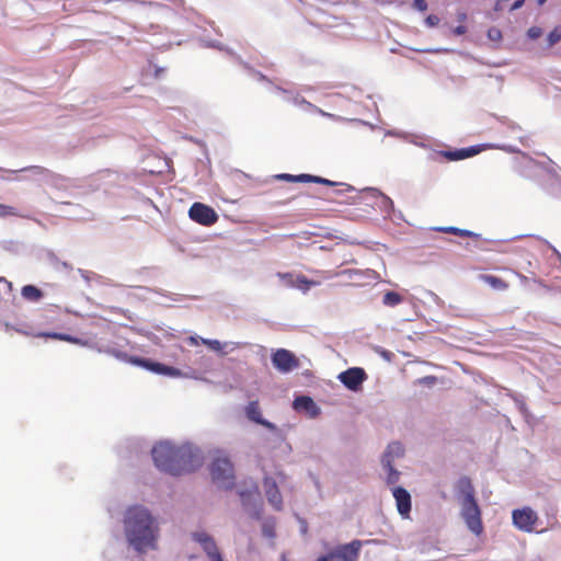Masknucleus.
Masks as SVG:
<instances>
[{"label":"nucleus","mask_w":561,"mask_h":561,"mask_svg":"<svg viewBox=\"0 0 561 561\" xmlns=\"http://www.w3.org/2000/svg\"><path fill=\"white\" fill-rule=\"evenodd\" d=\"M18 332H20V330H18ZM21 333H23L24 335L28 334L27 332H23V331H21Z\"/></svg>","instance_id":"44"},{"label":"nucleus","mask_w":561,"mask_h":561,"mask_svg":"<svg viewBox=\"0 0 561 561\" xmlns=\"http://www.w3.org/2000/svg\"><path fill=\"white\" fill-rule=\"evenodd\" d=\"M493 32H494V33H496V35H497V36H500V35H501V34H500V31H497V30H491V31L489 32V36H490V37H492V38H493V35H492V34H493Z\"/></svg>","instance_id":"40"},{"label":"nucleus","mask_w":561,"mask_h":561,"mask_svg":"<svg viewBox=\"0 0 561 561\" xmlns=\"http://www.w3.org/2000/svg\"><path fill=\"white\" fill-rule=\"evenodd\" d=\"M244 412H245V415L247 417L256 423V424H260L271 431H275L276 430V426L268 422L267 420L263 419L262 416V412H261V409H260V403L257 400H254V401H250L248 403V405L245 407L244 409Z\"/></svg>","instance_id":"13"},{"label":"nucleus","mask_w":561,"mask_h":561,"mask_svg":"<svg viewBox=\"0 0 561 561\" xmlns=\"http://www.w3.org/2000/svg\"><path fill=\"white\" fill-rule=\"evenodd\" d=\"M523 3H524V0H517V1H515V2H514V4H513V9H518V8H520V7L523 5Z\"/></svg>","instance_id":"38"},{"label":"nucleus","mask_w":561,"mask_h":561,"mask_svg":"<svg viewBox=\"0 0 561 561\" xmlns=\"http://www.w3.org/2000/svg\"><path fill=\"white\" fill-rule=\"evenodd\" d=\"M547 0H538V4H543Z\"/></svg>","instance_id":"43"},{"label":"nucleus","mask_w":561,"mask_h":561,"mask_svg":"<svg viewBox=\"0 0 561 561\" xmlns=\"http://www.w3.org/2000/svg\"><path fill=\"white\" fill-rule=\"evenodd\" d=\"M58 310L55 307H47L42 310L41 318L45 324H50L56 328H61L57 323Z\"/></svg>","instance_id":"22"},{"label":"nucleus","mask_w":561,"mask_h":561,"mask_svg":"<svg viewBox=\"0 0 561 561\" xmlns=\"http://www.w3.org/2000/svg\"><path fill=\"white\" fill-rule=\"evenodd\" d=\"M190 341L192 344H195V345L197 344V340L195 337H191Z\"/></svg>","instance_id":"41"},{"label":"nucleus","mask_w":561,"mask_h":561,"mask_svg":"<svg viewBox=\"0 0 561 561\" xmlns=\"http://www.w3.org/2000/svg\"><path fill=\"white\" fill-rule=\"evenodd\" d=\"M272 363L282 373H289L299 367V360L295 354L285 348H278L273 353Z\"/></svg>","instance_id":"8"},{"label":"nucleus","mask_w":561,"mask_h":561,"mask_svg":"<svg viewBox=\"0 0 561 561\" xmlns=\"http://www.w3.org/2000/svg\"><path fill=\"white\" fill-rule=\"evenodd\" d=\"M320 282L309 279L302 274H297L294 288H298L304 293H307L311 287L318 286Z\"/></svg>","instance_id":"24"},{"label":"nucleus","mask_w":561,"mask_h":561,"mask_svg":"<svg viewBox=\"0 0 561 561\" xmlns=\"http://www.w3.org/2000/svg\"><path fill=\"white\" fill-rule=\"evenodd\" d=\"M437 230L445 232V233H451V234H456V236H460V237L474 238V239L479 238L478 233H474L470 230L456 228V227H444V228H438Z\"/></svg>","instance_id":"25"},{"label":"nucleus","mask_w":561,"mask_h":561,"mask_svg":"<svg viewBox=\"0 0 561 561\" xmlns=\"http://www.w3.org/2000/svg\"><path fill=\"white\" fill-rule=\"evenodd\" d=\"M456 489L458 493L461 495L460 502L473 501L476 500V491L474 486L471 482V479L468 477H461L456 484Z\"/></svg>","instance_id":"17"},{"label":"nucleus","mask_w":561,"mask_h":561,"mask_svg":"<svg viewBox=\"0 0 561 561\" xmlns=\"http://www.w3.org/2000/svg\"><path fill=\"white\" fill-rule=\"evenodd\" d=\"M346 187L344 190H341V191H337L336 193L340 194L342 192H351L353 191L354 188L351 186V185H345Z\"/></svg>","instance_id":"39"},{"label":"nucleus","mask_w":561,"mask_h":561,"mask_svg":"<svg viewBox=\"0 0 561 561\" xmlns=\"http://www.w3.org/2000/svg\"><path fill=\"white\" fill-rule=\"evenodd\" d=\"M22 297L30 301H38L44 295L43 291L34 285H25L21 290Z\"/></svg>","instance_id":"23"},{"label":"nucleus","mask_w":561,"mask_h":561,"mask_svg":"<svg viewBox=\"0 0 561 561\" xmlns=\"http://www.w3.org/2000/svg\"><path fill=\"white\" fill-rule=\"evenodd\" d=\"M392 493L396 499L399 514L403 517H409L411 512V496L409 492L401 486H397L393 489Z\"/></svg>","instance_id":"15"},{"label":"nucleus","mask_w":561,"mask_h":561,"mask_svg":"<svg viewBox=\"0 0 561 561\" xmlns=\"http://www.w3.org/2000/svg\"><path fill=\"white\" fill-rule=\"evenodd\" d=\"M34 336L64 341V342H68V343L77 344V345H82V346H85L88 344V342H85V341H83V340H81L79 337L72 336L70 334H66V333L38 332V333L34 334Z\"/></svg>","instance_id":"19"},{"label":"nucleus","mask_w":561,"mask_h":561,"mask_svg":"<svg viewBox=\"0 0 561 561\" xmlns=\"http://www.w3.org/2000/svg\"><path fill=\"white\" fill-rule=\"evenodd\" d=\"M386 470H388V476H387V482L389 484H394L398 482L399 480V476H400V472L397 471L392 463H390V467H383Z\"/></svg>","instance_id":"29"},{"label":"nucleus","mask_w":561,"mask_h":561,"mask_svg":"<svg viewBox=\"0 0 561 561\" xmlns=\"http://www.w3.org/2000/svg\"><path fill=\"white\" fill-rule=\"evenodd\" d=\"M131 362L134 364L142 366L156 374L165 375V376H170V377H181L182 376V373L180 369L172 367V366L161 364V363L150 362L148 359L138 358V357L133 358Z\"/></svg>","instance_id":"11"},{"label":"nucleus","mask_w":561,"mask_h":561,"mask_svg":"<svg viewBox=\"0 0 561 561\" xmlns=\"http://www.w3.org/2000/svg\"><path fill=\"white\" fill-rule=\"evenodd\" d=\"M404 454V448L399 442H393L388 445L382 458L381 463L383 467H390V463H393L396 458L402 457Z\"/></svg>","instance_id":"18"},{"label":"nucleus","mask_w":561,"mask_h":561,"mask_svg":"<svg viewBox=\"0 0 561 561\" xmlns=\"http://www.w3.org/2000/svg\"><path fill=\"white\" fill-rule=\"evenodd\" d=\"M460 516L473 535L480 537L483 534L482 513L477 500L460 502Z\"/></svg>","instance_id":"3"},{"label":"nucleus","mask_w":561,"mask_h":561,"mask_svg":"<svg viewBox=\"0 0 561 561\" xmlns=\"http://www.w3.org/2000/svg\"><path fill=\"white\" fill-rule=\"evenodd\" d=\"M18 210L13 206L0 204V217L18 216Z\"/></svg>","instance_id":"30"},{"label":"nucleus","mask_w":561,"mask_h":561,"mask_svg":"<svg viewBox=\"0 0 561 561\" xmlns=\"http://www.w3.org/2000/svg\"><path fill=\"white\" fill-rule=\"evenodd\" d=\"M425 23L427 26L430 27H433V26H436L438 25L439 23V18L437 15H434V14H430L426 19H425Z\"/></svg>","instance_id":"36"},{"label":"nucleus","mask_w":561,"mask_h":561,"mask_svg":"<svg viewBox=\"0 0 561 561\" xmlns=\"http://www.w3.org/2000/svg\"><path fill=\"white\" fill-rule=\"evenodd\" d=\"M151 454L156 467L173 476L192 472L202 466L199 451L191 445L161 442L153 446Z\"/></svg>","instance_id":"1"},{"label":"nucleus","mask_w":561,"mask_h":561,"mask_svg":"<svg viewBox=\"0 0 561 561\" xmlns=\"http://www.w3.org/2000/svg\"><path fill=\"white\" fill-rule=\"evenodd\" d=\"M366 379L367 374L360 367L348 368L339 375V380L352 391H358Z\"/></svg>","instance_id":"9"},{"label":"nucleus","mask_w":561,"mask_h":561,"mask_svg":"<svg viewBox=\"0 0 561 561\" xmlns=\"http://www.w3.org/2000/svg\"><path fill=\"white\" fill-rule=\"evenodd\" d=\"M125 535L130 546L138 552L156 548L158 527L148 512L142 506H131L125 513Z\"/></svg>","instance_id":"2"},{"label":"nucleus","mask_w":561,"mask_h":561,"mask_svg":"<svg viewBox=\"0 0 561 561\" xmlns=\"http://www.w3.org/2000/svg\"><path fill=\"white\" fill-rule=\"evenodd\" d=\"M294 409L297 411H306L310 417H317L320 414L319 407L314 403L312 398L308 396H300L294 400Z\"/></svg>","instance_id":"16"},{"label":"nucleus","mask_w":561,"mask_h":561,"mask_svg":"<svg viewBox=\"0 0 561 561\" xmlns=\"http://www.w3.org/2000/svg\"><path fill=\"white\" fill-rule=\"evenodd\" d=\"M263 486L268 503L276 510L280 511L283 507V497L278 490L277 483L273 478L266 477L263 480Z\"/></svg>","instance_id":"12"},{"label":"nucleus","mask_w":561,"mask_h":561,"mask_svg":"<svg viewBox=\"0 0 561 561\" xmlns=\"http://www.w3.org/2000/svg\"><path fill=\"white\" fill-rule=\"evenodd\" d=\"M188 216L193 221L203 226H211L218 220V215L214 208L198 202L190 207Z\"/></svg>","instance_id":"6"},{"label":"nucleus","mask_w":561,"mask_h":561,"mask_svg":"<svg viewBox=\"0 0 561 561\" xmlns=\"http://www.w3.org/2000/svg\"><path fill=\"white\" fill-rule=\"evenodd\" d=\"M260 493H259V490H257V486H255L253 489V491H247V492H240V497L243 502V504L245 505L252 497H256L259 496Z\"/></svg>","instance_id":"31"},{"label":"nucleus","mask_w":561,"mask_h":561,"mask_svg":"<svg viewBox=\"0 0 561 561\" xmlns=\"http://www.w3.org/2000/svg\"><path fill=\"white\" fill-rule=\"evenodd\" d=\"M478 153V150L474 148H468V149H460L455 151H443L442 154L446 157L450 161L461 160L466 159L468 157H471L473 154Z\"/></svg>","instance_id":"20"},{"label":"nucleus","mask_w":561,"mask_h":561,"mask_svg":"<svg viewBox=\"0 0 561 561\" xmlns=\"http://www.w3.org/2000/svg\"><path fill=\"white\" fill-rule=\"evenodd\" d=\"M437 378L435 376H425L420 379H417V383L426 385L428 387H432L436 383Z\"/></svg>","instance_id":"33"},{"label":"nucleus","mask_w":561,"mask_h":561,"mask_svg":"<svg viewBox=\"0 0 561 561\" xmlns=\"http://www.w3.org/2000/svg\"><path fill=\"white\" fill-rule=\"evenodd\" d=\"M513 524L519 530L531 533L538 522V515L530 507L514 510L512 514Z\"/></svg>","instance_id":"7"},{"label":"nucleus","mask_w":561,"mask_h":561,"mask_svg":"<svg viewBox=\"0 0 561 561\" xmlns=\"http://www.w3.org/2000/svg\"><path fill=\"white\" fill-rule=\"evenodd\" d=\"M480 279L497 290H505L508 288V284L504 279L494 275L483 274L480 276Z\"/></svg>","instance_id":"21"},{"label":"nucleus","mask_w":561,"mask_h":561,"mask_svg":"<svg viewBox=\"0 0 561 561\" xmlns=\"http://www.w3.org/2000/svg\"><path fill=\"white\" fill-rule=\"evenodd\" d=\"M548 46L551 47L561 41V26L554 27L547 37Z\"/></svg>","instance_id":"28"},{"label":"nucleus","mask_w":561,"mask_h":561,"mask_svg":"<svg viewBox=\"0 0 561 561\" xmlns=\"http://www.w3.org/2000/svg\"><path fill=\"white\" fill-rule=\"evenodd\" d=\"M202 342L213 351L220 352L222 350V344L218 340L202 339Z\"/></svg>","instance_id":"32"},{"label":"nucleus","mask_w":561,"mask_h":561,"mask_svg":"<svg viewBox=\"0 0 561 561\" xmlns=\"http://www.w3.org/2000/svg\"><path fill=\"white\" fill-rule=\"evenodd\" d=\"M453 32L455 35H463L467 32V27L465 25H458Z\"/></svg>","instance_id":"37"},{"label":"nucleus","mask_w":561,"mask_h":561,"mask_svg":"<svg viewBox=\"0 0 561 561\" xmlns=\"http://www.w3.org/2000/svg\"><path fill=\"white\" fill-rule=\"evenodd\" d=\"M277 179H280V180H284L287 182L318 183V184H323V185H328V186L337 185L336 182L330 181V180L321 178V176L310 175V174L293 175V174H288V173H283V174L277 175Z\"/></svg>","instance_id":"14"},{"label":"nucleus","mask_w":561,"mask_h":561,"mask_svg":"<svg viewBox=\"0 0 561 561\" xmlns=\"http://www.w3.org/2000/svg\"><path fill=\"white\" fill-rule=\"evenodd\" d=\"M193 539L198 542L209 561H224L222 554L219 551L215 540L206 533L193 534Z\"/></svg>","instance_id":"10"},{"label":"nucleus","mask_w":561,"mask_h":561,"mask_svg":"<svg viewBox=\"0 0 561 561\" xmlns=\"http://www.w3.org/2000/svg\"><path fill=\"white\" fill-rule=\"evenodd\" d=\"M382 302L386 306L394 307L402 302V297L396 291H387L382 297Z\"/></svg>","instance_id":"26"},{"label":"nucleus","mask_w":561,"mask_h":561,"mask_svg":"<svg viewBox=\"0 0 561 561\" xmlns=\"http://www.w3.org/2000/svg\"><path fill=\"white\" fill-rule=\"evenodd\" d=\"M527 34H528L529 38L537 39L542 35V31L538 26H533L528 30Z\"/></svg>","instance_id":"34"},{"label":"nucleus","mask_w":561,"mask_h":561,"mask_svg":"<svg viewBox=\"0 0 561 561\" xmlns=\"http://www.w3.org/2000/svg\"><path fill=\"white\" fill-rule=\"evenodd\" d=\"M363 542L358 539L341 545L316 561H357Z\"/></svg>","instance_id":"5"},{"label":"nucleus","mask_w":561,"mask_h":561,"mask_svg":"<svg viewBox=\"0 0 561 561\" xmlns=\"http://www.w3.org/2000/svg\"><path fill=\"white\" fill-rule=\"evenodd\" d=\"M277 277L285 284V286L294 288L297 274L277 273Z\"/></svg>","instance_id":"27"},{"label":"nucleus","mask_w":561,"mask_h":561,"mask_svg":"<svg viewBox=\"0 0 561 561\" xmlns=\"http://www.w3.org/2000/svg\"><path fill=\"white\" fill-rule=\"evenodd\" d=\"M412 5L415 10H419L421 12L427 10V2L425 0H414Z\"/></svg>","instance_id":"35"},{"label":"nucleus","mask_w":561,"mask_h":561,"mask_svg":"<svg viewBox=\"0 0 561 561\" xmlns=\"http://www.w3.org/2000/svg\"><path fill=\"white\" fill-rule=\"evenodd\" d=\"M465 19H466V14H465V13H461V14L459 15V20H460V21H463Z\"/></svg>","instance_id":"42"},{"label":"nucleus","mask_w":561,"mask_h":561,"mask_svg":"<svg viewBox=\"0 0 561 561\" xmlns=\"http://www.w3.org/2000/svg\"><path fill=\"white\" fill-rule=\"evenodd\" d=\"M210 474L219 488L231 489L233 486V466L227 457H217L213 460Z\"/></svg>","instance_id":"4"}]
</instances>
